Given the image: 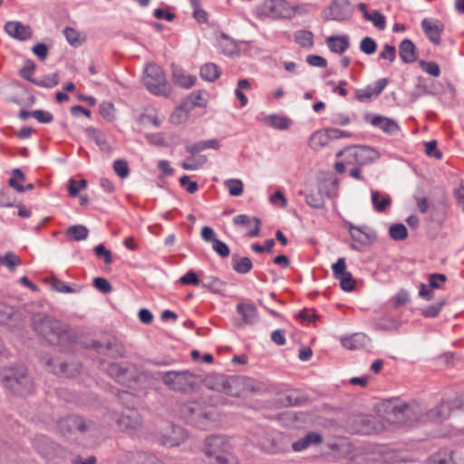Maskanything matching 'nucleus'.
Segmentation results:
<instances>
[{
	"mask_svg": "<svg viewBox=\"0 0 464 464\" xmlns=\"http://www.w3.org/2000/svg\"><path fill=\"white\" fill-rule=\"evenodd\" d=\"M209 464H234L230 440L224 435L208 436L202 449Z\"/></svg>",
	"mask_w": 464,
	"mask_h": 464,
	"instance_id": "nucleus-1",
	"label": "nucleus"
},
{
	"mask_svg": "<svg viewBox=\"0 0 464 464\" xmlns=\"http://www.w3.org/2000/svg\"><path fill=\"white\" fill-rule=\"evenodd\" d=\"M34 324L35 331L50 343L63 344L72 335L65 325L50 316L37 314L34 316Z\"/></svg>",
	"mask_w": 464,
	"mask_h": 464,
	"instance_id": "nucleus-2",
	"label": "nucleus"
},
{
	"mask_svg": "<svg viewBox=\"0 0 464 464\" xmlns=\"http://www.w3.org/2000/svg\"><path fill=\"white\" fill-rule=\"evenodd\" d=\"M3 385L17 395L29 393L34 387L33 380L24 365L9 367L3 372Z\"/></svg>",
	"mask_w": 464,
	"mask_h": 464,
	"instance_id": "nucleus-3",
	"label": "nucleus"
},
{
	"mask_svg": "<svg viewBox=\"0 0 464 464\" xmlns=\"http://www.w3.org/2000/svg\"><path fill=\"white\" fill-rule=\"evenodd\" d=\"M386 411L391 421L409 427L419 421L423 416V409L415 402L390 401Z\"/></svg>",
	"mask_w": 464,
	"mask_h": 464,
	"instance_id": "nucleus-4",
	"label": "nucleus"
},
{
	"mask_svg": "<svg viewBox=\"0 0 464 464\" xmlns=\"http://www.w3.org/2000/svg\"><path fill=\"white\" fill-rule=\"evenodd\" d=\"M342 154H344L346 158H348L347 164H355V166L350 169L349 174L352 178L358 180H363V177L361 174V167L379 159V153L367 146L350 148L344 151L338 152L337 156L339 157Z\"/></svg>",
	"mask_w": 464,
	"mask_h": 464,
	"instance_id": "nucleus-5",
	"label": "nucleus"
},
{
	"mask_svg": "<svg viewBox=\"0 0 464 464\" xmlns=\"http://www.w3.org/2000/svg\"><path fill=\"white\" fill-rule=\"evenodd\" d=\"M162 382L171 391L188 393L197 386V376L188 370L162 372Z\"/></svg>",
	"mask_w": 464,
	"mask_h": 464,
	"instance_id": "nucleus-6",
	"label": "nucleus"
},
{
	"mask_svg": "<svg viewBox=\"0 0 464 464\" xmlns=\"http://www.w3.org/2000/svg\"><path fill=\"white\" fill-rule=\"evenodd\" d=\"M179 413L187 422L200 430H208L212 426L211 414L199 402L187 401L182 403L179 407Z\"/></svg>",
	"mask_w": 464,
	"mask_h": 464,
	"instance_id": "nucleus-7",
	"label": "nucleus"
},
{
	"mask_svg": "<svg viewBox=\"0 0 464 464\" xmlns=\"http://www.w3.org/2000/svg\"><path fill=\"white\" fill-rule=\"evenodd\" d=\"M143 82L146 88L155 95L168 97L170 94L171 87L166 82L162 69L155 63L146 67Z\"/></svg>",
	"mask_w": 464,
	"mask_h": 464,
	"instance_id": "nucleus-8",
	"label": "nucleus"
},
{
	"mask_svg": "<svg viewBox=\"0 0 464 464\" xmlns=\"http://www.w3.org/2000/svg\"><path fill=\"white\" fill-rule=\"evenodd\" d=\"M89 350H92L98 355L116 359L125 356L126 349L122 342L113 335H106L100 340H93L89 344Z\"/></svg>",
	"mask_w": 464,
	"mask_h": 464,
	"instance_id": "nucleus-9",
	"label": "nucleus"
},
{
	"mask_svg": "<svg viewBox=\"0 0 464 464\" xmlns=\"http://www.w3.org/2000/svg\"><path fill=\"white\" fill-rule=\"evenodd\" d=\"M113 420L120 430L129 434L139 430L142 424L138 410L131 407H127L121 414L114 413Z\"/></svg>",
	"mask_w": 464,
	"mask_h": 464,
	"instance_id": "nucleus-10",
	"label": "nucleus"
},
{
	"mask_svg": "<svg viewBox=\"0 0 464 464\" xmlns=\"http://www.w3.org/2000/svg\"><path fill=\"white\" fill-rule=\"evenodd\" d=\"M188 439L186 430L171 422L167 423L160 430L158 440L165 447H178Z\"/></svg>",
	"mask_w": 464,
	"mask_h": 464,
	"instance_id": "nucleus-11",
	"label": "nucleus"
},
{
	"mask_svg": "<svg viewBox=\"0 0 464 464\" xmlns=\"http://www.w3.org/2000/svg\"><path fill=\"white\" fill-rule=\"evenodd\" d=\"M243 379L240 377L230 376H219L217 378V385H220V388H218V391L232 396V397H240L243 392Z\"/></svg>",
	"mask_w": 464,
	"mask_h": 464,
	"instance_id": "nucleus-12",
	"label": "nucleus"
},
{
	"mask_svg": "<svg viewBox=\"0 0 464 464\" xmlns=\"http://www.w3.org/2000/svg\"><path fill=\"white\" fill-rule=\"evenodd\" d=\"M327 19L345 21L352 17L353 8L349 0H334Z\"/></svg>",
	"mask_w": 464,
	"mask_h": 464,
	"instance_id": "nucleus-13",
	"label": "nucleus"
},
{
	"mask_svg": "<svg viewBox=\"0 0 464 464\" xmlns=\"http://www.w3.org/2000/svg\"><path fill=\"white\" fill-rule=\"evenodd\" d=\"M420 24L429 40L435 45L440 44L444 24L440 20L424 18Z\"/></svg>",
	"mask_w": 464,
	"mask_h": 464,
	"instance_id": "nucleus-14",
	"label": "nucleus"
},
{
	"mask_svg": "<svg viewBox=\"0 0 464 464\" xmlns=\"http://www.w3.org/2000/svg\"><path fill=\"white\" fill-rule=\"evenodd\" d=\"M332 269L334 277L340 281L341 288L350 292L354 288L355 281L352 273L347 271L346 263H333Z\"/></svg>",
	"mask_w": 464,
	"mask_h": 464,
	"instance_id": "nucleus-15",
	"label": "nucleus"
},
{
	"mask_svg": "<svg viewBox=\"0 0 464 464\" xmlns=\"http://www.w3.org/2000/svg\"><path fill=\"white\" fill-rule=\"evenodd\" d=\"M387 84L388 80L386 78L379 79L375 82L367 85L364 89L357 90L356 99L359 102H364L370 101L373 97H378Z\"/></svg>",
	"mask_w": 464,
	"mask_h": 464,
	"instance_id": "nucleus-16",
	"label": "nucleus"
},
{
	"mask_svg": "<svg viewBox=\"0 0 464 464\" xmlns=\"http://www.w3.org/2000/svg\"><path fill=\"white\" fill-rule=\"evenodd\" d=\"M350 429L353 433L370 434L375 430L372 416L357 415L351 420Z\"/></svg>",
	"mask_w": 464,
	"mask_h": 464,
	"instance_id": "nucleus-17",
	"label": "nucleus"
},
{
	"mask_svg": "<svg viewBox=\"0 0 464 464\" xmlns=\"http://www.w3.org/2000/svg\"><path fill=\"white\" fill-rule=\"evenodd\" d=\"M364 119L370 121L372 126L381 129L387 134L392 135L399 130V125L392 119L381 115L371 116L370 114H366Z\"/></svg>",
	"mask_w": 464,
	"mask_h": 464,
	"instance_id": "nucleus-18",
	"label": "nucleus"
},
{
	"mask_svg": "<svg viewBox=\"0 0 464 464\" xmlns=\"http://www.w3.org/2000/svg\"><path fill=\"white\" fill-rule=\"evenodd\" d=\"M5 30L8 35L21 41L27 40L32 35L31 28L18 21L7 22Z\"/></svg>",
	"mask_w": 464,
	"mask_h": 464,
	"instance_id": "nucleus-19",
	"label": "nucleus"
},
{
	"mask_svg": "<svg viewBox=\"0 0 464 464\" xmlns=\"http://www.w3.org/2000/svg\"><path fill=\"white\" fill-rule=\"evenodd\" d=\"M453 411H455V408L452 401H441L438 406L427 412V419L432 421H442L447 420Z\"/></svg>",
	"mask_w": 464,
	"mask_h": 464,
	"instance_id": "nucleus-20",
	"label": "nucleus"
},
{
	"mask_svg": "<svg viewBox=\"0 0 464 464\" xmlns=\"http://www.w3.org/2000/svg\"><path fill=\"white\" fill-rule=\"evenodd\" d=\"M59 429L63 434L67 432H84L85 423L84 420L79 416H69L63 420H61L58 423Z\"/></svg>",
	"mask_w": 464,
	"mask_h": 464,
	"instance_id": "nucleus-21",
	"label": "nucleus"
},
{
	"mask_svg": "<svg viewBox=\"0 0 464 464\" xmlns=\"http://www.w3.org/2000/svg\"><path fill=\"white\" fill-rule=\"evenodd\" d=\"M233 223L235 225L245 226L249 228L247 235L251 237H257L260 231V224L261 220L256 217H249L245 214L237 215L233 218Z\"/></svg>",
	"mask_w": 464,
	"mask_h": 464,
	"instance_id": "nucleus-22",
	"label": "nucleus"
},
{
	"mask_svg": "<svg viewBox=\"0 0 464 464\" xmlns=\"http://www.w3.org/2000/svg\"><path fill=\"white\" fill-rule=\"evenodd\" d=\"M325 43L331 52L342 54L349 48L350 38L346 34L332 35L326 38Z\"/></svg>",
	"mask_w": 464,
	"mask_h": 464,
	"instance_id": "nucleus-23",
	"label": "nucleus"
},
{
	"mask_svg": "<svg viewBox=\"0 0 464 464\" xmlns=\"http://www.w3.org/2000/svg\"><path fill=\"white\" fill-rule=\"evenodd\" d=\"M399 55L405 63H412L418 59V52L411 40L404 39L399 45Z\"/></svg>",
	"mask_w": 464,
	"mask_h": 464,
	"instance_id": "nucleus-24",
	"label": "nucleus"
},
{
	"mask_svg": "<svg viewBox=\"0 0 464 464\" xmlns=\"http://www.w3.org/2000/svg\"><path fill=\"white\" fill-rule=\"evenodd\" d=\"M108 374L121 384H126L130 381L129 369L118 362H111L107 367Z\"/></svg>",
	"mask_w": 464,
	"mask_h": 464,
	"instance_id": "nucleus-25",
	"label": "nucleus"
},
{
	"mask_svg": "<svg viewBox=\"0 0 464 464\" xmlns=\"http://www.w3.org/2000/svg\"><path fill=\"white\" fill-rule=\"evenodd\" d=\"M342 345L349 350H358L367 345L369 338L362 333H356L349 337L342 338Z\"/></svg>",
	"mask_w": 464,
	"mask_h": 464,
	"instance_id": "nucleus-26",
	"label": "nucleus"
},
{
	"mask_svg": "<svg viewBox=\"0 0 464 464\" xmlns=\"http://www.w3.org/2000/svg\"><path fill=\"white\" fill-rule=\"evenodd\" d=\"M323 438L319 433L309 432L304 437L293 442L292 449L294 451H302L311 445H318L322 442Z\"/></svg>",
	"mask_w": 464,
	"mask_h": 464,
	"instance_id": "nucleus-27",
	"label": "nucleus"
},
{
	"mask_svg": "<svg viewBox=\"0 0 464 464\" xmlns=\"http://www.w3.org/2000/svg\"><path fill=\"white\" fill-rule=\"evenodd\" d=\"M306 396L295 391L288 393H282L279 395L277 401L281 406L291 407L299 406L306 401Z\"/></svg>",
	"mask_w": 464,
	"mask_h": 464,
	"instance_id": "nucleus-28",
	"label": "nucleus"
},
{
	"mask_svg": "<svg viewBox=\"0 0 464 464\" xmlns=\"http://www.w3.org/2000/svg\"><path fill=\"white\" fill-rule=\"evenodd\" d=\"M172 80L175 84L185 89H189L195 85L197 78L194 75L185 74L181 69L173 67Z\"/></svg>",
	"mask_w": 464,
	"mask_h": 464,
	"instance_id": "nucleus-29",
	"label": "nucleus"
},
{
	"mask_svg": "<svg viewBox=\"0 0 464 464\" xmlns=\"http://www.w3.org/2000/svg\"><path fill=\"white\" fill-rule=\"evenodd\" d=\"M237 312L242 316L245 324H253L256 321L257 310L252 304H237Z\"/></svg>",
	"mask_w": 464,
	"mask_h": 464,
	"instance_id": "nucleus-30",
	"label": "nucleus"
},
{
	"mask_svg": "<svg viewBox=\"0 0 464 464\" xmlns=\"http://www.w3.org/2000/svg\"><path fill=\"white\" fill-rule=\"evenodd\" d=\"M330 140L328 130H320L314 131L309 140V146L314 150H320L327 145Z\"/></svg>",
	"mask_w": 464,
	"mask_h": 464,
	"instance_id": "nucleus-31",
	"label": "nucleus"
},
{
	"mask_svg": "<svg viewBox=\"0 0 464 464\" xmlns=\"http://www.w3.org/2000/svg\"><path fill=\"white\" fill-rule=\"evenodd\" d=\"M454 451L450 449H442L434 452L429 458V464H457L453 459Z\"/></svg>",
	"mask_w": 464,
	"mask_h": 464,
	"instance_id": "nucleus-32",
	"label": "nucleus"
},
{
	"mask_svg": "<svg viewBox=\"0 0 464 464\" xmlns=\"http://www.w3.org/2000/svg\"><path fill=\"white\" fill-rule=\"evenodd\" d=\"M64 237L67 242H79L87 237V228L82 225L70 226L64 232Z\"/></svg>",
	"mask_w": 464,
	"mask_h": 464,
	"instance_id": "nucleus-33",
	"label": "nucleus"
},
{
	"mask_svg": "<svg viewBox=\"0 0 464 464\" xmlns=\"http://www.w3.org/2000/svg\"><path fill=\"white\" fill-rule=\"evenodd\" d=\"M201 286L211 293L220 294L225 290L227 283L220 280L218 277L207 276L202 279Z\"/></svg>",
	"mask_w": 464,
	"mask_h": 464,
	"instance_id": "nucleus-34",
	"label": "nucleus"
},
{
	"mask_svg": "<svg viewBox=\"0 0 464 464\" xmlns=\"http://www.w3.org/2000/svg\"><path fill=\"white\" fill-rule=\"evenodd\" d=\"M207 93L203 91H196L188 95L182 102L187 109L192 110L195 107H204L207 104Z\"/></svg>",
	"mask_w": 464,
	"mask_h": 464,
	"instance_id": "nucleus-35",
	"label": "nucleus"
},
{
	"mask_svg": "<svg viewBox=\"0 0 464 464\" xmlns=\"http://www.w3.org/2000/svg\"><path fill=\"white\" fill-rule=\"evenodd\" d=\"M219 46L222 53L226 55L230 56L238 53L237 44L224 33L220 34Z\"/></svg>",
	"mask_w": 464,
	"mask_h": 464,
	"instance_id": "nucleus-36",
	"label": "nucleus"
},
{
	"mask_svg": "<svg viewBox=\"0 0 464 464\" xmlns=\"http://www.w3.org/2000/svg\"><path fill=\"white\" fill-rule=\"evenodd\" d=\"M200 76L208 82H214L220 76L219 67L213 63H208L201 66Z\"/></svg>",
	"mask_w": 464,
	"mask_h": 464,
	"instance_id": "nucleus-37",
	"label": "nucleus"
},
{
	"mask_svg": "<svg viewBox=\"0 0 464 464\" xmlns=\"http://www.w3.org/2000/svg\"><path fill=\"white\" fill-rule=\"evenodd\" d=\"M295 42L303 48H312L314 44L311 31L298 30L294 34Z\"/></svg>",
	"mask_w": 464,
	"mask_h": 464,
	"instance_id": "nucleus-38",
	"label": "nucleus"
},
{
	"mask_svg": "<svg viewBox=\"0 0 464 464\" xmlns=\"http://www.w3.org/2000/svg\"><path fill=\"white\" fill-rule=\"evenodd\" d=\"M206 162V156L199 155L195 157L192 155L182 161L181 168L185 170H196L200 169Z\"/></svg>",
	"mask_w": 464,
	"mask_h": 464,
	"instance_id": "nucleus-39",
	"label": "nucleus"
},
{
	"mask_svg": "<svg viewBox=\"0 0 464 464\" xmlns=\"http://www.w3.org/2000/svg\"><path fill=\"white\" fill-rule=\"evenodd\" d=\"M189 111L190 110L187 109V105L182 102L181 104L171 113L169 117L170 122L177 125L185 122L188 118Z\"/></svg>",
	"mask_w": 464,
	"mask_h": 464,
	"instance_id": "nucleus-40",
	"label": "nucleus"
},
{
	"mask_svg": "<svg viewBox=\"0 0 464 464\" xmlns=\"http://www.w3.org/2000/svg\"><path fill=\"white\" fill-rule=\"evenodd\" d=\"M380 197H381V194L379 191H372V197H371L372 203L376 211L383 212L392 204V199H391L390 196H385L384 198H382V200H380Z\"/></svg>",
	"mask_w": 464,
	"mask_h": 464,
	"instance_id": "nucleus-41",
	"label": "nucleus"
},
{
	"mask_svg": "<svg viewBox=\"0 0 464 464\" xmlns=\"http://www.w3.org/2000/svg\"><path fill=\"white\" fill-rule=\"evenodd\" d=\"M349 232L352 238L362 245L366 246L372 242L371 237L358 227L350 226Z\"/></svg>",
	"mask_w": 464,
	"mask_h": 464,
	"instance_id": "nucleus-42",
	"label": "nucleus"
},
{
	"mask_svg": "<svg viewBox=\"0 0 464 464\" xmlns=\"http://www.w3.org/2000/svg\"><path fill=\"white\" fill-rule=\"evenodd\" d=\"M267 121L271 127L278 130H286L289 128L291 123V121L288 118L277 114L270 115Z\"/></svg>",
	"mask_w": 464,
	"mask_h": 464,
	"instance_id": "nucleus-43",
	"label": "nucleus"
},
{
	"mask_svg": "<svg viewBox=\"0 0 464 464\" xmlns=\"http://www.w3.org/2000/svg\"><path fill=\"white\" fill-rule=\"evenodd\" d=\"M364 18L368 21H371L373 24V25L379 30H383L385 28V17L378 10H373L371 14H365Z\"/></svg>",
	"mask_w": 464,
	"mask_h": 464,
	"instance_id": "nucleus-44",
	"label": "nucleus"
},
{
	"mask_svg": "<svg viewBox=\"0 0 464 464\" xmlns=\"http://www.w3.org/2000/svg\"><path fill=\"white\" fill-rule=\"evenodd\" d=\"M12 178L9 179V185L14 188L18 192H24V187L19 184V182H23L25 179L24 174L19 169H14L12 171Z\"/></svg>",
	"mask_w": 464,
	"mask_h": 464,
	"instance_id": "nucleus-45",
	"label": "nucleus"
},
{
	"mask_svg": "<svg viewBox=\"0 0 464 464\" xmlns=\"http://www.w3.org/2000/svg\"><path fill=\"white\" fill-rule=\"evenodd\" d=\"M389 235L393 240H403L407 237L408 231L403 224H393L389 228Z\"/></svg>",
	"mask_w": 464,
	"mask_h": 464,
	"instance_id": "nucleus-46",
	"label": "nucleus"
},
{
	"mask_svg": "<svg viewBox=\"0 0 464 464\" xmlns=\"http://www.w3.org/2000/svg\"><path fill=\"white\" fill-rule=\"evenodd\" d=\"M44 281L50 285L51 288L60 293H72L74 290L65 285L63 282L58 280L53 276L46 277Z\"/></svg>",
	"mask_w": 464,
	"mask_h": 464,
	"instance_id": "nucleus-47",
	"label": "nucleus"
},
{
	"mask_svg": "<svg viewBox=\"0 0 464 464\" xmlns=\"http://www.w3.org/2000/svg\"><path fill=\"white\" fill-rule=\"evenodd\" d=\"M225 187L230 195L237 197L243 193L244 185L240 179H230L225 181Z\"/></svg>",
	"mask_w": 464,
	"mask_h": 464,
	"instance_id": "nucleus-48",
	"label": "nucleus"
},
{
	"mask_svg": "<svg viewBox=\"0 0 464 464\" xmlns=\"http://www.w3.org/2000/svg\"><path fill=\"white\" fill-rule=\"evenodd\" d=\"M89 138L95 140L96 144L100 147L102 151H109L110 146L106 141L102 133L95 129H89Z\"/></svg>",
	"mask_w": 464,
	"mask_h": 464,
	"instance_id": "nucleus-49",
	"label": "nucleus"
},
{
	"mask_svg": "<svg viewBox=\"0 0 464 464\" xmlns=\"http://www.w3.org/2000/svg\"><path fill=\"white\" fill-rule=\"evenodd\" d=\"M446 304H447L446 300H441L438 304H430L428 307H426L425 309L421 310V314L424 317H428V318L436 317L440 314L442 307L446 305Z\"/></svg>",
	"mask_w": 464,
	"mask_h": 464,
	"instance_id": "nucleus-50",
	"label": "nucleus"
},
{
	"mask_svg": "<svg viewBox=\"0 0 464 464\" xmlns=\"http://www.w3.org/2000/svg\"><path fill=\"white\" fill-rule=\"evenodd\" d=\"M305 201L309 206L314 208H322L324 205V198L319 191L307 194Z\"/></svg>",
	"mask_w": 464,
	"mask_h": 464,
	"instance_id": "nucleus-51",
	"label": "nucleus"
},
{
	"mask_svg": "<svg viewBox=\"0 0 464 464\" xmlns=\"http://www.w3.org/2000/svg\"><path fill=\"white\" fill-rule=\"evenodd\" d=\"M179 282L183 285H201V281L199 280L198 275L193 271L189 270L184 276H182Z\"/></svg>",
	"mask_w": 464,
	"mask_h": 464,
	"instance_id": "nucleus-52",
	"label": "nucleus"
},
{
	"mask_svg": "<svg viewBox=\"0 0 464 464\" xmlns=\"http://www.w3.org/2000/svg\"><path fill=\"white\" fill-rule=\"evenodd\" d=\"M35 85L44 87V88H53L56 86L59 82V77L57 73H52L49 75H45L40 81H32Z\"/></svg>",
	"mask_w": 464,
	"mask_h": 464,
	"instance_id": "nucleus-53",
	"label": "nucleus"
},
{
	"mask_svg": "<svg viewBox=\"0 0 464 464\" xmlns=\"http://www.w3.org/2000/svg\"><path fill=\"white\" fill-rule=\"evenodd\" d=\"M360 50L365 54H372L377 50V44L372 38L366 36L360 43Z\"/></svg>",
	"mask_w": 464,
	"mask_h": 464,
	"instance_id": "nucleus-54",
	"label": "nucleus"
},
{
	"mask_svg": "<svg viewBox=\"0 0 464 464\" xmlns=\"http://www.w3.org/2000/svg\"><path fill=\"white\" fill-rule=\"evenodd\" d=\"M92 285L95 289L102 294H110L112 291V285L104 277H95L92 280Z\"/></svg>",
	"mask_w": 464,
	"mask_h": 464,
	"instance_id": "nucleus-55",
	"label": "nucleus"
},
{
	"mask_svg": "<svg viewBox=\"0 0 464 464\" xmlns=\"http://www.w3.org/2000/svg\"><path fill=\"white\" fill-rule=\"evenodd\" d=\"M135 464H163V462L153 454L140 452L137 456Z\"/></svg>",
	"mask_w": 464,
	"mask_h": 464,
	"instance_id": "nucleus-56",
	"label": "nucleus"
},
{
	"mask_svg": "<svg viewBox=\"0 0 464 464\" xmlns=\"http://www.w3.org/2000/svg\"><path fill=\"white\" fill-rule=\"evenodd\" d=\"M113 169L115 173L121 179L127 178L130 173L128 162L124 160H116L113 162Z\"/></svg>",
	"mask_w": 464,
	"mask_h": 464,
	"instance_id": "nucleus-57",
	"label": "nucleus"
},
{
	"mask_svg": "<svg viewBox=\"0 0 464 464\" xmlns=\"http://www.w3.org/2000/svg\"><path fill=\"white\" fill-rule=\"evenodd\" d=\"M211 246H212V249L221 257V258H227L229 256V254H230V250H229V247L228 246L219 240V239H217L216 241H214L212 244H211Z\"/></svg>",
	"mask_w": 464,
	"mask_h": 464,
	"instance_id": "nucleus-58",
	"label": "nucleus"
},
{
	"mask_svg": "<svg viewBox=\"0 0 464 464\" xmlns=\"http://www.w3.org/2000/svg\"><path fill=\"white\" fill-rule=\"evenodd\" d=\"M190 5L193 8L194 18L200 23L206 22L207 13L200 7V0H190Z\"/></svg>",
	"mask_w": 464,
	"mask_h": 464,
	"instance_id": "nucleus-59",
	"label": "nucleus"
},
{
	"mask_svg": "<svg viewBox=\"0 0 464 464\" xmlns=\"http://www.w3.org/2000/svg\"><path fill=\"white\" fill-rule=\"evenodd\" d=\"M447 281V276L443 274H430L429 276V285L431 289L442 288V284Z\"/></svg>",
	"mask_w": 464,
	"mask_h": 464,
	"instance_id": "nucleus-60",
	"label": "nucleus"
},
{
	"mask_svg": "<svg viewBox=\"0 0 464 464\" xmlns=\"http://www.w3.org/2000/svg\"><path fill=\"white\" fill-rule=\"evenodd\" d=\"M115 108L111 102H102L100 105V114L107 121H111L114 119Z\"/></svg>",
	"mask_w": 464,
	"mask_h": 464,
	"instance_id": "nucleus-61",
	"label": "nucleus"
},
{
	"mask_svg": "<svg viewBox=\"0 0 464 464\" xmlns=\"http://www.w3.org/2000/svg\"><path fill=\"white\" fill-rule=\"evenodd\" d=\"M420 66L424 72L434 77H438L440 73V66L435 62L420 61Z\"/></svg>",
	"mask_w": 464,
	"mask_h": 464,
	"instance_id": "nucleus-62",
	"label": "nucleus"
},
{
	"mask_svg": "<svg viewBox=\"0 0 464 464\" xmlns=\"http://www.w3.org/2000/svg\"><path fill=\"white\" fill-rule=\"evenodd\" d=\"M86 180L84 179H71L69 184V193L71 196L75 197L79 194L80 190L85 186Z\"/></svg>",
	"mask_w": 464,
	"mask_h": 464,
	"instance_id": "nucleus-63",
	"label": "nucleus"
},
{
	"mask_svg": "<svg viewBox=\"0 0 464 464\" xmlns=\"http://www.w3.org/2000/svg\"><path fill=\"white\" fill-rule=\"evenodd\" d=\"M306 63L314 67L325 68L327 61L323 56L317 54H309L306 56Z\"/></svg>",
	"mask_w": 464,
	"mask_h": 464,
	"instance_id": "nucleus-64",
	"label": "nucleus"
}]
</instances>
